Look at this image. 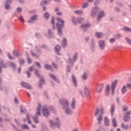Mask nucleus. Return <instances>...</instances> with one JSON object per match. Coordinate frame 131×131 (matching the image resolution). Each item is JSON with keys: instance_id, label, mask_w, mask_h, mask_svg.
<instances>
[{"instance_id": "obj_1", "label": "nucleus", "mask_w": 131, "mask_h": 131, "mask_svg": "<svg viewBox=\"0 0 131 131\" xmlns=\"http://www.w3.org/2000/svg\"><path fill=\"white\" fill-rule=\"evenodd\" d=\"M118 80H116L114 82H112L111 86H110L109 84H107L105 87V93L106 96H109L110 94L112 96L114 95V92H115V89L118 84Z\"/></svg>"}, {"instance_id": "obj_2", "label": "nucleus", "mask_w": 131, "mask_h": 131, "mask_svg": "<svg viewBox=\"0 0 131 131\" xmlns=\"http://www.w3.org/2000/svg\"><path fill=\"white\" fill-rule=\"evenodd\" d=\"M60 103L62 105V109H63L67 114L72 113V111L70 110V102L66 99L60 100Z\"/></svg>"}, {"instance_id": "obj_3", "label": "nucleus", "mask_w": 131, "mask_h": 131, "mask_svg": "<svg viewBox=\"0 0 131 131\" xmlns=\"http://www.w3.org/2000/svg\"><path fill=\"white\" fill-rule=\"evenodd\" d=\"M103 113H104V108L103 107H101L100 108H97L95 112V116H97L98 115L97 120L98 121L99 124H100L101 121H102V115Z\"/></svg>"}, {"instance_id": "obj_4", "label": "nucleus", "mask_w": 131, "mask_h": 131, "mask_svg": "<svg viewBox=\"0 0 131 131\" xmlns=\"http://www.w3.org/2000/svg\"><path fill=\"white\" fill-rule=\"evenodd\" d=\"M57 23L56 24V27L58 29V34H62L61 28L64 27V21L61 20V18H57Z\"/></svg>"}, {"instance_id": "obj_5", "label": "nucleus", "mask_w": 131, "mask_h": 131, "mask_svg": "<svg viewBox=\"0 0 131 131\" xmlns=\"http://www.w3.org/2000/svg\"><path fill=\"white\" fill-rule=\"evenodd\" d=\"M72 21L74 25H77L78 23L79 24H81L84 21V19L81 17H79L78 19H76L74 17H72Z\"/></svg>"}, {"instance_id": "obj_6", "label": "nucleus", "mask_w": 131, "mask_h": 131, "mask_svg": "<svg viewBox=\"0 0 131 131\" xmlns=\"http://www.w3.org/2000/svg\"><path fill=\"white\" fill-rule=\"evenodd\" d=\"M56 119H57V122L55 123H54L52 121H50V126L51 127H54L55 126H56L57 127V128H59V120L57 118H56Z\"/></svg>"}, {"instance_id": "obj_7", "label": "nucleus", "mask_w": 131, "mask_h": 131, "mask_svg": "<svg viewBox=\"0 0 131 131\" xmlns=\"http://www.w3.org/2000/svg\"><path fill=\"white\" fill-rule=\"evenodd\" d=\"M104 88L103 84H99L96 88V91L98 93H100Z\"/></svg>"}, {"instance_id": "obj_8", "label": "nucleus", "mask_w": 131, "mask_h": 131, "mask_svg": "<svg viewBox=\"0 0 131 131\" xmlns=\"http://www.w3.org/2000/svg\"><path fill=\"white\" fill-rule=\"evenodd\" d=\"M99 48L103 50L105 49V42L103 40H100L98 42Z\"/></svg>"}, {"instance_id": "obj_9", "label": "nucleus", "mask_w": 131, "mask_h": 131, "mask_svg": "<svg viewBox=\"0 0 131 131\" xmlns=\"http://www.w3.org/2000/svg\"><path fill=\"white\" fill-rule=\"evenodd\" d=\"M98 12V9L97 8H95L93 9L91 13L92 17H94L97 14Z\"/></svg>"}, {"instance_id": "obj_10", "label": "nucleus", "mask_w": 131, "mask_h": 131, "mask_svg": "<svg viewBox=\"0 0 131 131\" xmlns=\"http://www.w3.org/2000/svg\"><path fill=\"white\" fill-rule=\"evenodd\" d=\"M21 85L22 86H24L25 88H27L28 89H31V86H30L29 84L25 82H21Z\"/></svg>"}, {"instance_id": "obj_11", "label": "nucleus", "mask_w": 131, "mask_h": 131, "mask_svg": "<svg viewBox=\"0 0 131 131\" xmlns=\"http://www.w3.org/2000/svg\"><path fill=\"white\" fill-rule=\"evenodd\" d=\"M105 16V13L103 11L99 12L98 16H97V20L100 19L102 17Z\"/></svg>"}, {"instance_id": "obj_12", "label": "nucleus", "mask_w": 131, "mask_h": 131, "mask_svg": "<svg viewBox=\"0 0 131 131\" xmlns=\"http://www.w3.org/2000/svg\"><path fill=\"white\" fill-rule=\"evenodd\" d=\"M72 80H73L74 86H77V81L76 80V77L73 75H72Z\"/></svg>"}, {"instance_id": "obj_13", "label": "nucleus", "mask_w": 131, "mask_h": 131, "mask_svg": "<svg viewBox=\"0 0 131 131\" xmlns=\"http://www.w3.org/2000/svg\"><path fill=\"white\" fill-rule=\"evenodd\" d=\"M37 17L36 15H34L33 16H32L31 17V20H28V23L29 24H32L33 23V21L37 19Z\"/></svg>"}, {"instance_id": "obj_14", "label": "nucleus", "mask_w": 131, "mask_h": 131, "mask_svg": "<svg viewBox=\"0 0 131 131\" xmlns=\"http://www.w3.org/2000/svg\"><path fill=\"white\" fill-rule=\"evenodd\" d=\"M42 113L44 116L48 117L49 115V112L47 109L46 108H43L42 110Z\"/></svg>"}, {"instance_id": "obj_15", "label": "nucleus", "mask_w": 131, "mask_h": 131, "mask_svg": "<svg viewBox=\"0 0 131 131\" xmlns=\"http://www.w3.org/2000/svg\"><path fill=\"white\" fill-rule=\"evenodd\" d=\"M84 91H85V93L86 97L88 98V99H89L90 97L89 90H88V89L86 87H85Z\"/></svg>"}, {"instance_id": "obj_16", "label": "nucleus", "mask_w": 131, "mask_h": 131, "mask_svg": "<svg viewBox=\"0 0 131 131\" xmlns=\"http://www.w3.org/2000/svg\"><path fill=\"white\" fill-rule=\"evenodd\" d=\"M91 26V25L90 24H84L83 25H82L81 27V28L83 30L85 31V29H86L88 28H89Z\"/></svg>"}, {"instance_id": "obj_17", "label": "nucleus", "mask_w": 131, "mask_h": 131, "mask_svg": "<svg viewBox=\"0 0 131 131\" xmlns=\"http://www.w3.org/2000/svg\"><path fill=\"white\" fill-rule=\"evenodd\" d=\"M75 103H76L75 100L73 98L72 100L71 103V106L72 108L75 109Z\"/></svg>"}, {"instance_id": "obj_18", "label": "nucleus", "mask_w": 131, "mask_h": 131, "mask_svg": "<svg viewBox=\"0 0 131 131\" xmlns=\"http://www.w3.org/2000/svg\"><path fill=\"white\" fill-rule=\"evenodd\" d=\"M109 119L107 117L104 118V124L106 126H108L110 124Z\"/></svg>"}, {"instance_id": "obj_19", "label": "nucleus", "mask_w": 131, "mask_h": 131, "mask_svg": "<svg viewBox=\"0 0 131 131\" xmlns=\"http://www.w3.org/2000/svg\"><path fill=\"white\" fill-rule=\"evenodd\" d=\"M103 35V34L101 32H96L95 33V36L98 38H101Z\"/></svg>"}, {"instance_id": "obj_20", "label": "nucleus", "mask_w": 131, "mask_h": 131, "mask_svg": "<svg viewBox=\"0 0 131 131\" xmlns=\"http://www.w3.org/2000/svg\"><path fill=\"white\" fill-rule=\"evenodd\" d=\"M112 122H113V125L114 127H117V123L116 118H113Z\"/></svg>"}, {"instance_id": "obj_21", "label": "nucleus", "mask_w": 131, "mask_h": 131, "mask_svg": "<svg viewBox=\"0 0 131 131\" xmlns=\"http://www.w3.org/2000/svg\"><path fill=\"white\" fill-rule=\"evenodd\" d=\"M122 93L124 94L126 92V86L125 85H124L121 89Z\"/></svg>"}, {"instance_id": "obj_22", "label": "nucleus", "mask_w": 131, "mask_h": 131, "mask_svg": "<svg viewBox=\"0 0 131 131\" xmlns=\"http://www.w3.org/2000/svg\"><path fill=\"white\" fill-rule=\"evenodd\" d=\"M74 13L76 14L79 15H81L83 14V12L81 10H76L74 11Z\"/></svg>"}, {"instance_id": "obj_23", "label": "nucleus", "mask_w": 131, "mask_h": 131, "mask_svg": "<svg viewBox=\"0 0 131 131\" xmlns=\"http://www.w3.org/2000/svg\"><path fill=\"white\" fill-rule=\"evenodd\" d=\"M62 46L64 47L67 45V40L65 38H63V40H62L61 43Z\"/></svg>"}, {"instance_id": "obj_24", "label": "nucleus", "mask_w": 131, "mask_h": 131, "mask_svg": "<svg viewBox=\"0 0 131 131\" xmlns=\"http://www.w3.org/2000/svg\"><path fill=\"white\" fill-rule=\"evenodd\" d=\"M37 115H40V104H38V107L37 108V112L36 113Z\"/></svg>"}, {"instance_id": "obj_25", "label": "nucleus", "mask_w": 131, "mask_h": 131, "mask_svg": "<svg viewBox=\"0 0 131 131\" xmlns=\"http://www.w3.org/2000/svg\"><path fill=\"white\" fill-rule=\"evenodd\" d=\"M51 24L53 25V29H55V21H54V18L53 17L51 18Z\"/></svg>"}, {"instance_id": "obj_26", "label": "nucleus", "mask_w": 131, "mask_h": 131, "mask_svg": "<svg viewBox=\"0 0 131 131\" xmlns=\"http://www.w3.org/2000/svg\"><path fill=\"white\" fill-rule=\"evenodd\" d=\"M125 40L127 43H128L130 46H131V39L129 38H125Z\"/></svg>"}, {"instance_id": "obj_27", "label": "nucleus", "mask_w": 131, "mask_h": 131, "mask_svg": "<svg viewBox=\"0 0 131 131\" xmlns=\"http://www.w3.org/2000/svg\"><path fill=\"white\" fill-rule=\"evenodd\" d=\"M82 78L83 80H86V78H88V75L85 73H84V74L82 77Z\"/></svg>"}, {"instance_id": "obj_28", "label": "nucleus", "mask_w": 131, "mask_h": 131, "mask_svg": "<svg viewBox=\"0 0 131 131\" xmlns=\"http://www.w3.org/2000/svg\"><path fill=\"white\" fill-rule=\"evenodd\" d=\"M111 115L113 116V113H114V105H112L111 110Z\"/></svg>"}, {"instance_id": "obj_29", "label": "nucleus", "mask_w": 131, "mask_h": 131, "mask_svg": "<svg viewBox=\"0 0 131 131\" xmlns=\"http://www.w3.org/2000/svg\"><path fill=\"white\" fill-rule=\"evenodd\" d=\"M50 17V14L48 12H46L45 14H44V18H46L47 19Z\"/></svg>"}, {"instance_id": "obj_30", "label": "nucleus", "mask_w": 131, "mask_h": 131, "mask_svg": "<svg viewBox=\"0 0 131 131\" xmlns=\"http://www.w3.org/2000/svg\"><path fill=\"white\" fill-rule=\"evenodd\" d=\"M33 121H34V122L35 123H39V121H38V120L37 117H34L33 118Z\"/></svg>"}, {"instance_id": "obj_31", "label": "nucleus", "mask_w": 131, "mask_h": 131, "mask_svg": "<svg viewBox=\"0 0 131 131\" xmlns=\"http://www.w3.org/2000/svg\"><path fill=\"white\" fill-rule=\"evenodd\" d=\"M20 112L21 113H25V112H26V110L24 109L23 106H20Z\"/></svg>"}, {"instance_id": "obj_32", "label": "nucleus", "mask_w": 131, "mask_h": 131, "mask_svg": "<svg viewBox=\"0 0 131 131\" xmlns=\"http://www.w3.org/2000/svg\"><path fill=\"white\" fill-rule=\"evenodd\" d=\"M21 127L23 129H29V128L27 125H22Z\"/></svg>"}, {"instance_id": "obj_33", "label": "nucleus", "mask_w": 131, "mask_h": 131, "mask_svg": "<svg viewBox=\"0 0 131 131\" xmlns=\"http://www.w3.org/2000/svg\"><path fill=\"white\" fill-rule=\"evenodd\" d=\"M123 30L125 31L131 32V29L126 27H124Z\"/></svg>"}, {"instance_id": "obj_34", "label": "nucleus", "mask_w": 131, "mask_h": 131, "mask_svg": "<svg viewBox=\"0 0 131 131\" xmlns=\"http://www.w3.org/2000/svg\"><path fill=\"white\" fill-rule=\"evenodd\" d=\"M35 74H36V76L37 77H41V76H40V75L39 74V73L38 72V71L37 70L36 71H35Z\"/></svg>"}, {"instance_id": "obj_35", "label": "nucleus", "mask_w": 131, "mask_h": 131, "mask_svg": "<svg viewBox=\"0 0 131 131\" xmlns=\"http://www.w3.org/2000/svg\"><path fill=\"white\" fill-rule=\"evenodd\" d=\"M88 3H83L82 4V8L84 9V8H86V7H88Z\"/></svg>"}, {"instance_id": "obj_36", "label": "nucleus", "mask_w": 131, "mask_h": 131, "mask_svg": "<svg viewBox=\"0 0 131 131\" xmlns=\"http://www.w3.org/2000/svg\"><path fill=\"white\" fill-rule=\"evenodd\" d=\"M50 77H51V78H52L53 80H57V78H56V77H55V75H53V74H50Z\"/></svg>"}, {"instance_id": "obj_37", "label": "nucleus", "mask_w": 131, "mask_h": 131, "mask_svg": "<svg viewBox=\"0 0 131 131\" xmlns=\"http://www.w3.org/2000/svg\"><path fill=\"white\" fill-rule=\"evenodd\" d=\"M122 128L125 129H127L128 128V126L127 125H124V123L122 124Z\"/></svg>"}, {"instance_id": "obj_38", "label": "nucleus", "mask_w": 131, "mask_h": 131, "mask_svg": "<svg viewBox=\"0 0 131 131\" xmlns=\"http://www.w3.org/2000/svg\"><path fill=\"white\" fill-rule=\"evenodd\" d=\"M40 82H41V83H39V86L40 87H41V84L45 83V80H44V79H43V78H41V79H40Z\"/></svg>"}, {"instance_id": "obj_39", "label": "nucleus", "mask_w": 131, "mask_h": 131, "mask_svg": "<svg viewBox=\"0 0 131 131\" xmlns=\"http://www.w3.org/2000/svg\"><path fill=\"white\" fill-rule=\"evenodd\" d=\"M55 50L56 51H60L61 50V47L59 46H56L55 47Z\"/></svg>"}, {"instance_id": "obj_40", "label": "nucleus", "mask_w": 131, "mask_h": 131, "mask_svg": "<svg viewBox=\"0 0 131 131\" xmlns=\"http://www.w3.org/2000/svg\"><path fill=\"white\" fill-rule=\"evenodd\" d=\"M45 67L46 69H51V66L49 64H45Z\"/></svg>"}, {"instance_id": "obj_41", "label": "nucleus", "mask_w": 131, "mask_h": 131, "mask_svg": "<svg viewBox=\"0 0 131 131\" xmlns=\"http://www.w3.org/2000/svg\"><path fill=\"white\" fill-rule=\"evenodd\" d=\"M129 119V117L125 116L123 117V120L125 121H127Z\"/></svg>"}, {"instance_id": "obj_42", "label": "nucleus", "mask_w": 131, "mask_h": 131, "mask_svg": "<svg viewBox=\"0 0 131 131\" xmlns=\"http://www.w3.org/2000/svg\"><path fill=\"white\" fill-rule=\"evenodd\" d=\"M13 54L14 55H15V56H17L19 55V53L16 51H14L13 52Z\"/></svg>"}, {"instance_id": "obj_43", "label": "nucleus", "mask_w": 131, "mask_h": 131, "mask_svg": "<svg viewBox=\"0 0 131 131\" xmlns=\"http://www.w3.org/2000/svg\"><path fill=\"white\" fill-rule=\"evenodd\" d=\"M10 66L13 69L15 68V67H16L15 64H14V63H13L12 62H10Z\"/></svg>"}, {"instance_id": "obj_44", "label": "nucleus", "mask_w": 131, "mask_h": 131, "mask_svg": "<svg viewBox=\"0 0 131 131\" xmlns=\"http://www.w3.org/2000/svg\"><path fill=\"white\" fill-rule=\"evenodd\" d=\"M10 66L13 69L15 68V67H16L15 64H14V63H13L12 62H10Z\"/></svg>"}, {"instance_id": "obj_45", "label": "nucleus", "mask_w": 131, "mask_h": 131, "mask_svg": "<svg viewBox=\"0 0 131 131\" xmlns=\"http://www.w3.org/2000/svg\"><path fill=\"white\" fill-rule=\"evenodd\" d=\"M1 65L2 66V67L3 68L5 69V68H7V66H6V65L4 64H3V61H1Z\"/></svg>"}, {"instance_id": "obj_46", "label": "nucleus", "mask_w": 131, "mask_h": 131, "mask_svg": "<svg viewBox=\"0 0 131 131\" xmlns=\"http://www.w3.org/2000/svg\"><path fill=\"white\" fill-rule=\"evenodd\" d=\"M5 9L7 10H10V7L9 5L6 4L5 5Z\"/></svg>"}, {"instance_id": "obj_47", "label": "nucleus", "mask_w": 131, "mask_h": 131, "mask_svg": "<svg viewBox=\"0 0 131 131\" xmlns=\"http://www.w3.org/2000/svg\"><path fill=\"white\" fill-rule=\"evenodd\" d=\"M47 3H48V2L47 1H42L41 2V5H46L47 4Z\"/></svg>"}, {"instance_id": "obj_48", "label": "nucleus", "mask_w": 131, "mask_h": 131, "mask_svg": "<svg viewBox=\"0 0 131 131\" xmlns=\"http://www.w3.org/2000/svg\"><path fill=\"white\" fill-rule=\"evenodd\" d=\"M34 66L31 67L29 68V71L30 72H33L34 71Z\"/></svg>"}, {"instance_id": "obj_49", "label": "nucleus", "mask_w": 131, "mask_h": 131, "mask_svg": "<svg viewBox=\"0 0 131 131\" xmlns=\"http://www.w3.org/2000/svg\"><path fill=\"white\" fill-rule=\"evenodd\" d=\"M36 65L38 67V69H41V67L40 66V64H39L38 62H36Z\"/></svg>"}, {"instance_id": "obj_50", "label": "nucleus", "mask_w": 131, "mask_h": 131, "mask_svg": "<svg viewBox=\"0 0 131 131\" xmlns=\"http://www.w3.org/2000/svg\"><path fill=\"white\" fill-rule=\"evenodd\" d=\"M116 39L112 38L111 39H110V41L111 42V43H114V42H115Z\"/></svg>"}, {"instance_id": "obj_51", "label": "nucleus", "mask_w": 131, "mask_h": 131, "mask_svg": "<svg viewBox=\"0 0 131 131\" xmlns=\"http://www.w3.org/2000/svg\"><path fill=\"white\" fill-rule=\"evenodd\" d=\"M77 59V54H75L74 56V58L73 60L74 61V62L76 60V59Z\"/></svg>"}, {"instance_id": "obj_52", "label": "nucleus", "mask_w": 131, "mask_h": 131, "mask_svg": "<svg viewBox=\"0 0 131 131\" xmlns=\"http://www.w3.org/2000/svg\"><path fill=\"white\" fill-rule=\"evenodd\" d=\"M29 117H30V115H29V114H28V115H27V119H28V123H29V124H31V121H30Z\"/></svg>"}, {"instance_id": "obj_53", "label": "nucleus", "mask_w": 131, "mask_h": 131, "mask_svg": "<svg viewBox=\"0 0 131 131\" xmlns=\"http://www.w3.org/2000/svg\"><path fill=\"white\" fill-rule=\"evenodd\" d=\"M19 19H20V20L21 21V22H22V23H24V22H25L24 19V18L22 17V16H20L19 17Z\"/></svg>"}, {"instance_id": "obj_54", "label": "nucleus", "mask_w": 131, "mask_h": 131, "mask_svg": "<svg viewBox=\"0 0 131 131\" xmlns=\"http://www.w3.org/2000/svg\"><path fill=\"white\" fill-rule=\"evenodd\" d=\"M7 56H8V57H9V58L10 59H11V60H13V59H14V58H12V57L11 56V55H10V54L9 53L7 54Z\"/></svg>"}, {"instance_id": "obj_55", "label": "nucleus", "mask_w": 131, "mask_h": 131, "mask_svg": "<svg viewBox=\"0 0 131 131\" xmlns=\"http://www.w3.org/2000/svg\"><path fill=\"white\" fill-rule=\"evenodd\" d=\"M25 63L24 60L22 59L19 61V63L20 65L23 64Z\"/></svg>"}, {"instance_id": "obj_56", "label": "nucleus", "mask_w": 131, "mask_h": 131, "mask_svg": "<svg viewBox=\"0 0 131 131\" xmlns=\"http://www.w3.org/2000/svg\"><path fill=\"white\" fill-rule=\"evenodd\" d=\"M16 10L17 11V12H21L22 11V9H21L20 8H18Z\"/></svg>"}, {"instance_id": "obj_57", "label": "nucleus", "mask_w": 131, "mask_h": 131, "mask_svg": "<svg viewBox=\"0 0 131 131\" xmlns=\"http://www.w3.org/2000/svg\"><path fill=\"white\" fill-rule=\"evenodd\" d=\"M28 60L29 64H31V62H32L31 59H30V58L28 57Z\"/></svg>"}, {"instance_id": "obj_58", "label": "nucleus", "mask_w": 131, "mask_h": 131, "mask_svg": "<svg viewBox=\"0 0 131 131\" xmlns=\"http://www.w3.org/2000/svg\"><path fill=\"white\" fill-rule=\"evenodd\" d=\"M126 86L128 88H129L130 89H131V83H128L126 85Z\"/></svg>"}, {"instance_id": "obj_59", "label": "nucleus", "mask_w": 131, "mask_h": 131, "mask_svg": "<svg viewBox=\"0 0 131 131\" xmlns=\"http://www.w3.org/2000/svg\"><path fill=\"white\" fill-rule=\"evenodd\" d=\"M69 63L70 64L71 63V64H73L72 59H71V58H69Z\"/></svg>"}, {"instance_id": "obj_60", "label": "nucleus", "mask_w": 131, "mask_h": 131, "mask_svg": "<svg viewBox=\"0 0 131 131\" xmlns=\"http://www.w3.org/2000/svg\"><path fill=\"white\" fill-rule=\"evenodd\" d=\"M79 93L80 94V96H84V95L82 94H83V91H82V90H79Z\"/></svg>"}, {"instance_id": "obj_61", "label": "nucleus", "mask_w": 131, "mask_h": 131, "mask_svg": "<svg viewBox=\"0 0 131 131\" xmlns=\"http://www.w3.org/2000/svg\"><path fill=\"white\" fill-rule=\"evenodd\" d=\"M36 36H37V37H40V34L36 33Z\"/></svg>"}, {"instance_id": "obj_62", "label": "nucleus", "mask_w": 131, "mask_h": 131, "mask_svg": "<svg viewBox=\"0 0 131 131\" xmlns=\"http://www.w3.org/2000/svg\"><path fill=\"white\" fill-rule=\"evenodd\" d=\"M11 3V0H7L6 4H10Z\"/></svg>"}, {"instance_id": "obj_63", "label": "nucleus", "mask_w": 131, "mask_h": 131, "mask_svg": "<svg viewBox=\"0 0 131 131\" xmlns=\"http://www.w3.org/2000/svg\"><path fill=\"white\" fill-rule=\"evenodd\" d=\"M127 110H128V108H127V107H123V111H124L126 112V111H127Z\"/></svg>"}, {"instance_id": "obj_64", "label": "nucleus", "mask_w": 131, "mask_h": 131, "mask_svg": "<svg viewBox=\"0 0 131 131\" xmlns=\"http://www.w3.org/2000/svg\"><path fill=\"white\" fill-rule=\"evenodd\" d=\"M27 74L28 77H30V74L29 72L28 71L27 72Z\"/></svg>"}]
</instances>
